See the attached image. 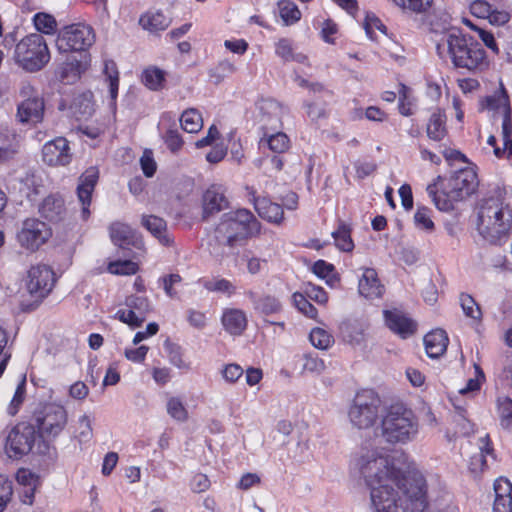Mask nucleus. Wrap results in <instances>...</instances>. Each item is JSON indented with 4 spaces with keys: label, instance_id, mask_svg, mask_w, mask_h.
I'll use <instances>...</instances> for the list:
<instances>
[{
    "label": "nucleus",
    "instance_id": "15",
    "mask_svg": "<svg viewBox=\"0 0 512 512\" xmlns=\"http://www.w3.org/2000/svg\"><path fill=\"white\" fill-rule=\"evenodd\" d=\"M246 190L250 202L253 203L256 212L262 219L274 224H280L283 221L284 211L281 205L266 197L256 196V190L253 187H247Z\"/></svg>",
    "mask_w": 512,
    "mask_h": 512
},
{
    "label": "nucleus",
    "instance_id": "18",
    "mask_svg": "<svg viewBox=\"0 0 512 512\" xmlns=\"http://www.w3.org/2000/svg\"><path fill=\"white\" fill-rule=\"evenodd\" d=\"M225 190L221 185H211L203 195V218L214 215L227 208L228 201L224 194Z\"/></svg>",
    "mask_w": 512,
    "mask_h": 512
},
{
    "label": "nucleus",
    "instance_id": "14",
    "mask_svg": "<svg viewBox=\"0 0 512 512\" xmlns=\"http://www.w3.org/2000/svg\"><path fill=\"white\" fill-rule=\"evenodd\" d=\"M37 448L43 447L32 423H20L14 426L6 437L5 448Z\"/></svg>",
    "mask_w": 512,
    "mask_h": 512
},
{
    "label": "nucleus",
    "instance_id": "44",
    "mask_svg": "<svg viewBox=\"0 0 512 512\" xmlns=\"http://www.w3.org/2000/svg\"><path fill=\"white\" fill-rule=\"evenodd\" d=\"M474 369H475V377L469 379L466 383V386L459 390L460 394L468 395V394H473L480 390V387L485 380V375H484L483 370L481 369V367L478 364H474Z\"/></svg>",
    "mask_w": 512,
    "mask_h": 512
},
{
    "label": "nucleus",
    "instance_id": "3",
    "mask_svg": "<svg viewBox=\"0 0 512 512\" xmlns=\"http://www.w3.org/2000/svg\"><path fill=\"white\" fill-rule=\"evenodd\" d=\"M443 40V44H437V52L441 55L442 47L446 46L455 67L475 71L486 65L485 51L472 37L461 33H449Z\"/></svg>",
    "mask_w": 512,
    "mask_h": 512
},
{
    "label": "nucleus",
    "instance_id": "45",
    "mask_svg": "<svg viewBox=\"0 0 512 512\" xmlns=\"http://www.w3.org/2000/svg\"><path fill=\"white\" fill-rule=\"evenodd\" d=\"M164 348L165 351L167 352L171 364L180 369L188 368V365L184 362L182 358V350L179 345L172 343L169 340H166L164 342Z\"/></svg>",
    "mask_w": 512,
    "mask_h": 512
},
{
    "label": "nucleus",
    "instance_id": "19",
    "mask_svg": "<svg viewBox=\"0 0 512 512\" xmlns=\"http://www.w3.org/2000/svg\"><path fill=\"white\" fill-rule=\"evenodd\" d=\"M38 211L41 217L53 223L64 220L67 214L64 199L57 194L48 195L39 205Z\"/></svg>",
    "mask_w": 512,
    "mask_h": 512
},
{
    "label": "nucleus",
    "instance_id": "36",
    "mask_svg": "<svg viewBox=\"0 0 512 512\" xmlns=\"http://www.w3.org/2000/svg\"><path fill=\"white\" fill-rule=\"evenodd\" d=\"M279 14L285 25H292L301 18L298 6L290 0H281L278 3Z\"/></svg>",
    "mask_w": 512,
    "mask_h": 512
},
{
    "label": "nucleus",
    "instance_id": "24",
    "mask_svg": "<svg viewBox=\"0 0 512 512\" xmlns=\"http://www.w3.org/2000/svg\"><path fill=\"white\" fill-rule=\"evenodd\" d=\"M259 110L261 113V121L270 125L272 128H277L281 123L283 115L282 105L274 99H264L259 103Z\"/></svg>",
    "mask_w": 512,
    "mask_h": 512
},
{
    "label": "nucleus",
    "instance_id": "11",
    "mask_svg": "<svg viewBox=\"0 0 512 512\" xmlns=\"http://www.w3.org/2000/svg\"><path fill=\"white\" fill-rule=\"evenodd\" d=\"M479 185L474 168L466 167L457 171L448 181L454 199L463 200L474 193Z\"/></svg>",
    "mask_w": 512,
    "mask_h": 512
},
{
    "label": "nucleus",
    "instance_id": "47",
    "mask_svg": "<svg viewBox=\"0 0 512 512\" xmlns=\"http://www.w3.org/2000/svg\"><path fill=\"white\" fill-rule=\"evenodd\" d=\"M137 269V264L131 260L114 261L108 265V271L116 275H131L136 273Z\"/></svg>",
    "mask_w": 512,
    "mask_h": 512
},
{
    "label": "nucleus",
    "instance_id": "49",
    "mask_svg": "<svg viewBox=\"0 0 512 512\" xmlns=\"http://www.w3.org/2000/svg\"><path fill=\"white\" fill-rule=\"evenodd\" d=\"M293 303L295 307L309 318H315L317 316V309L304 297L301 293H294Z\"/></svg>",
    "mask_w": 512,
    "mask_h": 512
},
{
    "label": "nucleus",
    "instance_id": "52",
    "mask_svg": "<svg viewBox=\"0 0 512 512\" xmlns=\"http://www.w3.org/2000/svg\"><path fill=\"white\" fill-rule=\"evenodd\" d=\"M499 45L502 46L509 59H512V25L503 26L498 33Z\"/></svg>",
    "mask_w": 512,
    "mask_h": 512
},
{
    "label": "nucleus",
    "instance_id": "9",
    "mask_svg": "<svg viewBox=\"0 0 512 512\" xmlns=\"http://www.w3.org/2000/svg\"><path fill=\"white\" fill-rule=\"evenodd\" d=\"M56 276L53 269L45 264L31 266L27 272L26 287L36 301H42L53 290Z\"/></svg>",
    "mask_w": 512,
    "mask_h": 512
},
{
    "label": "nucleus",
    "instance_id": "22",
    "mask_svg": "<svg viewBox=\"0 0 512 512\" xmlns=\"http://www.w3.org/2000/svg\"><path fill=\"white\" fill-rule=\"evenodd\" d=\"M359 293L368 299L382 296L384 286L380 283L376 271L372 268H365L358 285Z\"/></svg>",
    "mask_w": 512,
    "mask_h": 512
},
{
    "label": "nucleus",
    "instance_id": "13",
    "mask_svg": "<svg viewBox=\"0 0 512 512\" xmlns=\"http://www.w3.org/2000/svg\"><path fill=\"white\" fill-rule=\"evenodd\" d=\"M72 157L69 142L64 137L48 141L42 148L43 162L49 166H66L71 163Z\"/></svg>",
    "mask_w": 512,
    "mask_h": 512
},
{
    "label": "nucleus",
    "instance_id": "55",
    "mask_svg": "<svg viewBox=\"0 0 512 512\" xmlns=\"http://www.w3.org/2000/svg\"><path fill=\"white\" fill-rule=\"evenodd\" d=\"M164 142L173 153L179 151L184 143L177 129H168L164 135Z\"/></svg>",
    "mask_w": 512,
    "mask_h": 512
},
{
    "label": "nucleus",
    "instance_id": "30",
    "mask_svg": "<svg viewBox=\"0 0 512 512\" xmlns=\"http://www.w3.org/2000/svg\"><path fill=\"white\" fill-rule=\"evenodd\" d=\"M446 116L440 110L433 112L429 118L426 127V133L429 139L433 141H441L447 134Z\"/></svg>",
    "mask_w": 512,
    "mask_h": 512
},
{
    "label": "nucleus",
    "instance_id": "16",
    "mask_svg": "<svg viewBox=\"0 0 512 512\" xmlns=\"http://www.w3.org/2000/svg\"><path fill=\"white\" fill-rule=\"evenodd\" d=\"M384 316L388 328L401 338H408L417 330V323L399 310H386Z\"/></svg>",
    "mask_w": 512,
    "mask_h": 512
},
{
    "label": "nucleus",
    "instance_id": "64",
    "mask_svg": "<svg viewBox=\"0 0 512 512\" xmlns=\"http://www.w3.org/2000/svg\"><path fill=\"white\" fill-rule=\"evenodd\" d=\"M497 403L502 420H510L512 418V400L508 397H499Z\"/></svg>",
    "mask_w": 512,
    "mask_h": 512
},
{
    "label": "nucleus",
    "instance_id": "38",
    "mask_svg": "<svg viewBox=\"0 0 512 512\" xmlns=\"http://www.w3.org/2000/svg\"><path fill=\"white\" fill-rule=\"evenodd\" d=\"M127 308L135 312L139 317L146 320L147 314L150 312L149 301L143 296H130L126 299Z\"/></svg>",
    "mask_w": 512,
    "mask_h": 512
},
{
    "label": "nucleus",
    "instance_id": "23",
    "mask_svg": "<svg viewBox=\"0 0 512 512\" xmlns=\"http://www.w3.org/2000/svg\"><path fill=\"white\" fill-rule=\"evenodd\" d=\"M424 345L430 358H438L444 354L448 345V337L444 330L436 329L424 337Z\"/></svg>",
    "mask_w": 512,
    "mask_h": 512
},
{
    "label": "nucleus",
    "instance_id": "7",
    "mask_svg": "<svg viewBox=\"0 0 512 512\" xmlns=\"http://www.w3.org/2000/svg\"><path fill=\"white\" fill-rule=\"evenodd\" d=\"M380 404V398L373 390L359 391L354 397L348 413L353 426L359 429L373 426L379 416Z\"/></svg>",
    "mask_w": 512,
    "mask_h": 512
},
{
    "label": "nucleus",
    "instance_id": "33",
    "mask_svg": "<svg viewBox=\"0 0 512 512\" xmlns=\"http://www.w3.org/2000/svg\"><path fill=\"white\" fill-rule=\"evenodd\" d=\"M238 68L228 59L221 60L214 67L210 68L208 75L214 84L221 83L225 77L236 73Z\"/></svg>",
    "mask_w": 512,
    "mask_h": 512
},
{
    "label": "nucleus",
    "instance_id": "2",
    "mask_svg": "<svg viewBox=\"0 0 512 512\" xmlns=\"http://www.w3.org/2000/svg\"><path fill=\"white\" fill-rule=\"evenodd\" d=\"M477 229L491 244L506 242L512 231V210L497 199L484 200L478 212Z\"/></svg>",
    "mask_w": 512,
    "mask_h": 512
},
{
    "label": "nucleus",
    "instance_id": "20",
    "mask_svg": "<svg viewBox=\"0 0 512 512\" xmlns=\"http://www.w3.org/2000/svg\"><path fill=\"white\" fill-rule=\"evenodd\" d=\"M482 107L484 109L495 111L496 113L502 114L504 130H507V127L511 120V109L509 105L508 95L503 87L500 88L499 91L495 92L491 96H487L484 101H482Z\"/></svg>",
    "mask_w": 512,
    "mask_h": 512
},
{
    "label": "nucleus",
    "instance_id": "60",
    "mask_svg": "<svg viewBox=\"0 0 512 512\" xmlns=\"http://www.w3.org/2000/svg\"><path fill=\"white\" fill-rule=\"evenodd\" d=\"M243 368L238 364H227L222 370L223 378L229 383H235L242 375Z\"/></svg>",
    "mask_w": 512,
    "mask_h": 512
},
{
    "label": "nucleus",
    "instance_id": "41",
    "mask_svg": "<svg viewBox=\"0 0 512 512\" xmlns=\"http://www.w3.org/2000/svg\"><path fill=\"white\" fill-rule=\"evenodd\" d=\"M266 143L271 151L278 154L284 153L290 146L288 136L282 132H277L268 136Z\"/></svg>",
    "mask_w": 512,
    "mask_h": 512
},
{
    "label": "nucleus",
    "instance_id": "17",
    "mask_svg": "<svg viewBox=\"0 0 512 512\" xmlns=\"http://www.w3.org/2000/svg\"><path fill=\"white\" fill-rule=\"evenodd\" d=\"M109 230L111 240L119 247L134 246L141 248L143 245L141 236L125 223L114 222L111 224Z\"/></svg>",
    "mask_w": 512,
    "mask_h": 512
},
{
    "label": "nucleus",
    "instance_id": "42",
    "mask_svg": "<svg viewBox=\"0 0 512 512\" xmlns=\"http://www.w3.org/2000/svg\"><path fill=\"white\" fill-rule=\"evenodd\" d=\"M414 222L418 229L431 232L434 230V222L431 219V210L427 207H418L415 215Z\"/></svg>",
    "mask_w": 512,
    "mask_h": 512
},
{
    "label": "nucleus",
    "instance_id": "5",
    "mask_svg": "<svg viewBox=\"0 0 512 512\" xmlns=\"http://www.w3.org/2000/svg\"><path fill=\"white\" fill-rule=\"evenodd\" d=\"M31 423L40 438L43 447L49 446L64 431L68 423V413L66 408L58 403H40L33 410Z\"/></svg>",
    "mask_w": 512,
    "mask_h": 512
},
{
    "label": "nucleus",
    "instance_id": "58",
    "mask_svg": "<svg viewBox=\"0 0 512 512\" xmlns=\"http://www.w3.org/2000/svg\"><path fill=\"white\" fill-rule=\"evenodd\" d=\"M141 169L146 177H152L157 169L151 150L146 149L140 158Z\"/></svg>",
    "mask_w": 512,
    "mask_h": 512
},
{
    "label": "nucleus",
    "instance_id": "32",
    "mask_svg": "<svg viewBox=\"0 0 512 512\" xmlns=\"http://www.w3.org/2000/svg\"><path fill=\"white\" fill-rule=\"evenodd\" d=\"M257 311L265 315L276 314L281 310V303L273 296L265 295L259 298L255 297L253 292L249 293Z\"/></svg>",
    "mask_w": 512,
    "mask_h": 512
},
{
    "label": "nucleus",
    "instance_id": "12",
    "mask_svg": "<svg viewBox=\"0 0 512 512\" xmlns=\"http://www.w3.org/2000/svg\"><path fill=\"white\" fill-rule=\"evenodd\" d=\"M99 179V170L95 166L87 168L79 177L77 197L81 204V217L87 220L90 216L92 194Z\"/></svg>",
    "mask_w": 512,
    "mask_h": 512
},
{
    "label": "nucleus",
    "instance_id": "56",
    "mask_svg": "<svg viewBox=\"0 0 512 512\" xmlns=\"http://www.w3.org/2000/svg\"><path fill=\"white\" fill-rule=\"evenodd\" d=\"M493 7L485 0H475L470 4V12L478 18L488 19Z\"/></svg>",
    "mask_w": 512,
    "mask_h": 512
},
{
    "label": "nucleus",
    "instance_id": "61",
    "mask_svg": "<svg viewBox=\"0 0 512 512\" xmlns=\"http://www.w3.org/2000/svg\"><path fill=\"white\" fill-rule=\"evenodd\" d=\"M275 52L284 61H291V56L293 54L291 41L286 38L279 39L276 43Z\"/></svg>",
    "mask_w": 512,
    "mask_h": 512
},
{
    "label": "nucleus",
    "instance_id": "6",
    "mask_svg": "<svg viewBox=\"0 0 512 512\" xmlns=\"http://www.w3.org/2000/svg\"><path fill=\"white\" fill-rule=\"evenodd\" d=\"M16 62L26 71L41 70L50 60L45 38L40 33H31L22 38L15 47Z\"/></svg>",
    "mask_w": 512,
    "mask_h": 512
},
{
    "label": "nucleus",
    "instance_id": "46",
    "mask_svg": "<svg viewBox=\"0 0 512 512\" xmlns=\"http://www.w3.org/2000/svg\"><path fill=\"white\" fill-rule=\"evenodd\" d=\"M167 412L175 420L184 422L188 418V412L182 401L177 397H172L167 402Z\"/></svg>",
    "mask_w": 512,
    "mask_h": 512
},
{
    "label": "nucleus",
    "instance_id": "27",
    "mask_svg": "<svg viewBox=\"0 0 512 512\" xmlns=\"http://www.w3.org/2000/svg\"><path fill=\"white\" fill-rule=\"evenodd\" d=\"M222 324L230 334L240 335L247 325L246 315L239 309L226 310L222 316Z\"/></svg>",
    "mask_w": 512,
    "mask_h": 512
},
{
    "label": "nucleus",
    "instance_id": "29",
    "mask_svg": "<svg viewBox=\"0 0 512 512\" xmlns=\"http://www.w3.org/2000/svg\"><path fill=\"white\" fill-rule=\"evenodd\" d=\"M84 64L75 57L68 58L60 67L59 77L65 84L75 83L84 71Z\"/></svg>",
    "mask_w": 512,
    "mask_h": 512
},
{
    "label": "nucleus",
    "instance_id": "63",
    "mask_svg": "<svg viewBox=\"0 0 512 512\" xmlns=\"http://www.w3.org/2000/svg\"><path fill=\"white\" fill-rule=\"evenodd\" d=\"M89 393L87 385L82 381H77L69 388V395L76 400H84Z\"/></svg>",
    "mask_w": 512,
    "mask_h": 512
},
{
    "label": "nucleus",
    "instance_id": "28",
    "mask_svg": "<svg viewBox=\"0 0 512 512\" xmlns=\"http://www.w3.org/2000/svg\"><path fill=\"white\" fill-rule=\"evenodd\" d=\"M140 25L151 33L164 31L171 24V19L161 11L147 12L139 20Z\"/></svg>",
    "mask_w": 512,
    "mask_h": 512
},
{
    "label": "nucleus",
    "instance_id": "40",
    "mask_svg": "<svg viewBox=\"0 0 512 512\" xmlns=\"http://www.w3.org/2000/svg\"><path fill=\"white\" fill-rule=\"evenodd\" d=\"M310 341L318 349L325 350L333 343V337L326 330L316 327L310 332Z\"/></svg>",
    "mask_w": 512,
    "mask_h": 512
},
{
    "label": "nucleus",
    "instance_id": "4",
    "mask_svg": "<svg viewBox=\"0 0 512 512\" xmlns=\"http://www.w3.org/2000/svg\"><path fill=\"white\" fill-rule=\"evenodd\" d=\"M380 436L389 444H406L418 433V424L411 410L402 405L391 406L376 429Z\"/></svg>",
    "mask_w": 512,
    "mask_h": 512
},
{
    "label": "nucleus",
    "instance_id": "53",
    "mask_svg": "<svg viewBox=\"0 0 512 512\" xmlns=\"http://www.w3.org/2000/svg\"><path fill=\"white\" fill-rule=\"evenodd\" d=\"M115 317L121 322L129 325L131 328L140 327L144 322L143 318L139 317L129 308L118 310Z\"/></svg>",
    "mask_w": 512,
    "mask_h": 512
},
{
    "label": "nucleus",
    "instance_id": "50",
    "mask_svg": "<svg viewBox=\"0 0 512 512\" xmlns=\"http://www.w3.org/2000/svg\"><path fill=\"white\" fill-rule=\"evenodd\" d=\"M364 29L366 31L367 36L374 40V30L377 29L383 34H386V26L381 22V20L374 15L373 13H367L364 22Z\"/></svg>",
    "mask_w": 512,
    "mask_h": 512
},
{
    "label": "nucleus",
    "instance_id": "10",
    "mask_svg": "<svg viewBox=\"0 0 512 512\" xmlns=\"http://www.w3.org/2000/svg\"><path fill=\"white\" fill-rule=\"evenodd\" d=\"M51 232L47 225L35 218H28L22 223L17 233V240L21 247L35 251L50 237Z\"/></svg>",
    "mask_w": 512,
    "mask_h": 512
},
{
    "label": "nucleus",
    "instance_id": "25",
    "mask_svg": "<svg viewBox=\"0 0 512 512\" xmlns=\"http://www.w3.org/2000/svg\"><path fill=\"white\" fill-rule=\"evenodd\" d=\"M142 225L155 236L161 244L169 246L173 239L167 232L166 221L158 216L149 215L142 217Z\"/></svg>",
    "mask_w": 512,
    "mask_h": 512
},
{
    "label": "nucleus",
    "instance_id": "21",
    "mask_svg": "<svg viewBox=\"0 0 512 512\" xmlns=\"http://www.w3.org/2000/svg\"><path fill=\"white\" fill-rule=\"evenodd\" d=\"M44 113V102L39 97H31L24 100L18 106L17 116L23 123H38Z\"/></svg>",
    "mask_w": 512,
    "mask_h": 512
},
{
    "label": "nucleus",
    "instance_id": "62",
    "mask_svg": "<svg viewBox=\"0 0 512 512\" xmlns=\"http://www.w3.org/2000/svg\"><path fill=\"white\" fill-rule=\"evenodd\" d=\"M478 32L479 38L483 41V43L491 49L493 52H499V41L496 40L494 35L482 28H475Z\"/></svg>",
    "mask_w": 512,
    "mask_h": 512
},
{
    "label": "nucleus",
    "instance_id": "26",
    "mask_svg": "<svg viewBox=\"0 0 512 512\" xmlns=\"http://www.w3.org/2000/svg\"><path fill=\"white\" fill-rule=\"evenodd\" d=\"M339 330L342 339L349 344H360L364 340L365 327L359 320H345L340 324Z\"/></svg>",
    "mask_w": 512,
    "mask_h": 512
},
{
    "label": "nucleus",
    "instance_id": "54",
    "mask_svg": "<svg viewBox=\"0 0 512 512\" xmlns=\"http://www.w3.org/2000/svg\"><path fill=\"white\" fill-rule=\"evenodd\" d=\"M451 189H449L448 192H441L438 196H435V199L433 200L435 206L440 211H451L454 209V202L460 201V199H454L452 196Z\"/></svg>",
    "mask_w": 512,
    "mask_h": 512
},
{
    "label": "nucleus",
    "instance_id": "1",
    "mask_svg": "<svg viewBox=\"0 0 512 512\" xmlns=\"http://www.w3.org/2000/svg\"><path fill=\"white\" fill-rule=\"evenodd\" d=\"M261 232V223L245 208L230 211L221 216L214 232L219 246L234 248Z\"/></svg>",
    "mask_w": 512,
    "mask_h": 512
},
{
    "label": "nucleus",
    "instance_id": "48",
    "mask_svg": "<svg viewBox=\"0 0 512 512\" xmlns=\"http://www.w3.org/2000/svg\"><path fill=\"white\" fill-rule=\"evenodd\" d=\"M164 81V74L158 68H149L143 72V82L151 90H157Z\"/></svg>",
    "mask_w": 512,
    "mask_h": 512
},
{
    "label": "nucleus",
    "instance_id": "59",
    "mask_svg": "<svg viewBox=\"0 0 512 512\" xmlns=\"http://www.w3.org/2000/svg\"><path fill=\"white\" fill-rule=\"evenodd\" d=\"M78 438L79 441L86 442L92 436L91 420L87 415H83L78 421Z\"/></svg>",
    "mask_w": 512,
    "mask_h": 512
},
{
    "label": "nucleus",
    "instance_id": "31",
    "mask_svg": "<svg viewBox=\"0 0 512 512\" xmlns=\"http://www.w3.org/2000/svg\"><path fill=\"white\" fill-rule=\"evenodd\" d=\"M73 108L74 114L78 120L88 119L91 117L95 110L92 93H83L75 98Z\"/></svg>",
    "mask_w": 512,
    "mask_h": 512
},
{
    "label": "nucleus",
    "instance_id": "8",
    "mask_svg": "<svg viewBox=\"0 0 512 512\" xmlns=\"http://www.w3.org/2000/svg\"><path fill=\"white\" fill-rule=\"evenodd\" d=\"M95 41L93 29L85 24H72L61 30L56 47L60 53L80 52L89 48Z\"/></svg>",
    "mask_w": 512,
    "mask_h": 512
},
{
    "label": "nucleus",
    "instance_id": "43",
    "mask_svg": "<svg viewBox=\"0 0 512 512\" xmlns=\"http://www.w3.org/2000/svg\"><path fill=\"white\" fill-rule=\"evenodd\" d=\"M460 304L464 314L474 320H480L482 313L479 305L469 294L460 295Z\"/></svg>",
    "mask_w": 512,
    "mask_h": 512
},
{
    "label": "nucleus",
    "instance_id": "57",
    "mask_svg": "<svg viewBox=\"0 0 512 512\" xmlns=\"http://www.w3.org/2000/svg\"><path fill=\"white\" fill-rule=\"evenodd\" d=\"M303 360V371L320 374L325 370L324 361L316 356L308 354Z\"/></svg>",
    "mask_w": 512,
    "mask_h": 512
},
{
    "label": "nucleus",
    "instance_id": "51",
    "mask_svg": "<svg viewBox=\"0 0 512 512\" xmlns=\"http://www.w3.org/2000/svg\"><path fill=\"white\" fill-rule=\"evenodd\" d=\"M393 2L403 9L416 13L425 12L432 4V0H393Z\"/></svg>",
    "mask_w": 512,
    "mask_h": 512
},
{
    "label": "nucleus",
    "instance_id": "35",
    "mask_svg": "<svg viewBox=\"0 0 512 512\" xmlns=\"http://www.w3.org/2000/svg\"><path fill=\"white\" fill-rule=\"evenodd\" d=\"M335 240V245L344 252H350L354 248V243L351 239V229L343 221L339 222L338 229L332 232Z\"/></svg>",
    "mask_w": 512,
    "mask_h": 512
},
{
    "label": "nucleus",
    "instance_id": "37",
    "mask_svg": "<svg viewBox=\"0 0 512 512\" xmlns=\"http://www.w3.org/2000/svg\"><path fill=\"white\" fill-rule=\"evenodd\" d=\"M34 26L40 33L53 34L56 30V20L46 13H37L33 17Z\"/></svg>",
    "mask_w": 512,
    "mask_h": 512
},
{
    "label": "nucleus",
    "instance_id": "34",
    "mask_svg": "<svg viewBox=\"0 0 512 512\" xmlns=\"http://www.w3.org/2000/svg\"><path fill=\"white\" fill-rule=\"evenodd\" d=\"M181 127L188 133H196L203 126V119L198 110L189 108L185 110L180 117Z\"/></svg>",
    "mask_w": 512,
    "mask_h": 512
},
{
    "label": "nucleus",
    "instance_id": "39",
    "mask_svg": "<svg viewBox=\"0 0 512 512\" xmlns=\"http://www.w3.org/2000/svg\"><path fill=\"white\" fill-rule=\"evenodd\" d=\"M26 396V378L23 377L22 380L18 383L15 393L10 401V404L7 408V413L10 416H15L20 407L22 406Z\"/></svg>",
    "mask_w": 512,
    "mask_h": 512
}]
</instances>
